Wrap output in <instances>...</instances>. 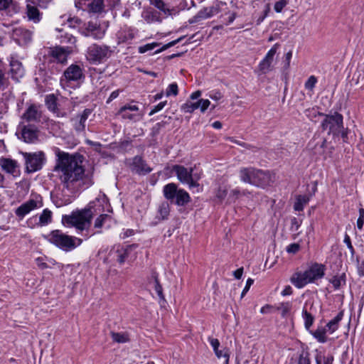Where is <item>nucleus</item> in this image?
I'll use <instances>...</instances> for the list:
<instances>
[{
    "label": "nucleus",
    "instance_id": "nucleus-62",
    "mask_svg": "<svg viewBox=\"0 0 364 364\" xmlns=\"http://www.w3.org/2000/svg\"><path fill=\"white\" fill-rule=\"evenodd\" d=\"M85 28L91 33H95V31L97 29V25L91 21L86 24Z\"/></svg>",
    "mask_w": 364,
    "mask_h": 364
},
{
    "label": "nucleus",
    "instance_id": "nucleus-29",
    "mask_svg": "<svg viewBox=\"0 0 364 364\" xmlns=\"http://www.w3.org/2000/svg\"><path fill=\"white\" fill-rule=\"evenodd\" d=\"M11 77L17 79L23 75V68L21 63L18 60H12L10 63Z\"/></svg>",
    "mask_w": 364,
    "mask_h": 364
},
{
    "label": "nucleus",
    "instance_id": "nucleus-45",
    "mask_svg": "<svg viewBox=\"0 0 364 364\" xmlns=\"http://www.w3.org/2000/svg\"><path fill=\"white\" fill-rule=\"evenodd\" d=\"M184 36H181L180 38H178V39L176 40H174L173 41H171L169 43H168L167 44H165L164 46H163L161 48L158 49L157 50L155 51V53H161L173 46H175L176 44H177L178 43L181 42L183 39Z\"/></svg>",
    "mask_w": 364,
    "mask_h": 364
},
{
    "label": "nucleus",
    "instance_id": "nucleus-26",
    "mask_svg": "<svg viewBox=\"0 0 364 364\" xmlns=\"http://www.w3.org/2000/svg\"><path fill=\"white\" fill-rule=\"evenodd\" d=\"M26 14L29 20L34 23H38L41 21V14L38 9L30 4L26 6Z\"/></svg>",
    "mask_w": 364,
    "mask_h": 364
},
{
    "label": "nucleus",
    "instance_id": "nucleus-28",
    "mask_svg": "<svg viewBox=\"0 0 364 364\" xmlns=\"http://www.w3.org/2000/svg\"><path fill=\"white\" fill-rule=\"evenodd\" d=\"M104 7V0H89L87 3V9L92 13H100Z\"/></svg>",
    "mask_w": 364,
    "mask_h": 364
},
{
    "label": "nucleus",
    "instance_id": "nucleus-57",
    "mask_svg": "<svg viewBox=\"0 0 364 364\" xmlns=\"http://www.w3.org/2000/svg\"><path fill=\"white\" fill-rule=\"evenodd\" d=\"M344 242L346 244L348 248L349 249L352 255L355 254V250L352 245L351 240L350 237L346 234L344 237Z\"/></svg>",
    "mask_w": 364,
    "mask_h": 364
},
{
    "label": "nucleus",
    "instance_id": "nucleus-51",
    "mask_svg": "<svg viewBox=\"0 0 364 364\" xmlns=\"http://www.w3.org/2000/svg\"><path fill=\"white\" fill-rule=\"evenodd\" d=\"M228 194V189L225 187H219L216 192V197L220 200H223Z\"/></svg>",
    "mask_w": 364,
    "mask_h": 364
},
{
    "label": "nucleus",
    "instance_id": "nucleus-2",
    "mask_svg": "<svg viewBox=\"0 0 364 364\" xmlns=\"http://www.w3.org/2000/svg\"><path fill=\"white\" fill-rule=\"evenodd\" d=\"M241 181L251 185L265 188L274 182V174L269 171H262L252 167L242 168L240 171Z\"/></svg>",
    "mask_w": 364,
    "mask_h": 364
},
{
    "label": "nucleus",
    "instance_id": "nucleus-1",
    "mask_svg": "<svg viewBox=\"0 0 364 364\" xmlns=\"http://www.w3.org/2000/svg\"><path fill=\"white\" fill-rule=\"evenodd\" d=\"M58 157L53 171L58 173L63 188L71 193L75 191V183L83 178L85 168L82 163L84 157L78 153L70 154L58 150Z\"/></svg>",
    "mask_w": 364,
    "mask_h": 364
},
{
    "label": "nucleus",
    "instance_id": "nucleus-59",
    "mask_svg": "<svg viewBox=\"0 0 364 364\" xmlns=\"http://www.w3.org/2000/svg\"><path fill=\"white\" fill-rule=\"evenodd\" d=\"M254 282V280L251 278H249L247 280V282H246V285L242 292V294H241V296L243 297L244 295L249 291L251 285L253 284Z\"/></svg>",
    "mask_w": 364,
    "mask_h": 364
},
{
    "label": "nucleus",
    "instance_id": "nucleus-16",
    "mask_svg": "<svg viewBox=\"0 0 364 364\" xmlns=\"http://www.w3.org/2000/svg\"><path fill=\"white\" fill-rule=\"evenodd\" d=\"M139 111V107L135 105L127 104L122 106L118 111L117 114L121 115L122 118L124 119H129V120H136V117H138L137 120L141 118V116L133 113L137 112Z\"/></svg>",
    "mask_w": 364,
    "mask_h": 364
},
{
    "label": "nucleus",
    "instance_id": "nucleus-3",
    "mask_svg": "<svg viewBox=\"0 0 364 364\" xmlns=\"http://www.w3.org/2000/svg\"><path fill=\"white\" fill-rule=\"evenodd\" d=\"M94 213L91 208H85L72 212L69 215L63 216V223L68 227H73L77 231H87L91 225Z\"/></svg>",
    "mask_w": 364,
    "mask_h": 364
},
{
    "label": "nucleus",
    "instance_id": "nucleus-43",
    "mask_svg": "<svg viewBox=\"0 0 364 364\" xmlns=\"http://www.w3.org/2000/svg\"><path fill=\"white\" fill-rule=\"evenodd\" d=\"M76 42V38L70 33H65V35H62L60 36V43H69L71 45H74Z\"/></svg>",
    "mask_w": 364,
    "mask_h": 364
},
{
    "label": "nucleus",
    "instance_id": "nucleus-9",
    "mask_svg": "<svg viewBox=\"0 0 364 364\" xmlns=\"http://www.w3.org/2000/svg\"><path fill=\"white\" fill-rule=\"evenodd\" d=\"M172 170L176 173L178 179L182 183L188 184L189 188H191L199 186V183H198L199 177H196V176L193 175V169L192 168L188 169L181 165H174Z\"/></svg>",
    "mask_w": 364,
    "mask_h": 364
},
{
    "label": "nucleus",
    "instance_id": "nucleus-24",
    "mask_svg": "<svg viewBox=\"0 0 364 364\" xmlns=\"http://www.w3.org/2000/svg\"><path fill=\"white\" fill-rule=\"evenodd\" d=\"M179 189L176 184L170 183L164 186L163 189L164 196L166 199L173 203Z\"/></svg>",
    "mask_w": 364,
    "mask_h": 364
},
{
    "label": "nucleus",
    "instance_id": "nucleus-54",
    "mask_svg": "<svg viewBox=\"0 0 364 364\" xmlns=\"http://www.w3.org/2000/svg\"><path fill=\"white\" fill-rule=\"evenodd\" d=\"M299 249L300 245L298 243H292L287 246V252L288 253L295 254L299 250Z\"/></svg>",
    "mask_w": 364,
    "mask_h": 364
},
{
    "label": "nucleus",
    "instance_id": "nucleus-47",
    "mask_svg": "<svg viewBox=\"0 0 364 364\" xmlns=\"http://www.w3.org/2000/svg\"><path fill=\"white\" fill-rule=\"evenodd\" d=\"M317 82V78L314 75H311L309 77L307 81L305 82V88L309 90H313Z\"/></svg>",
    "mask_w": 364,
    "mask_h": 364
},
{
    "label": "nucleus",
    "instance_id": "nucleus-36",
    "mask_svg": "<svg viewBox=\"0 0 364 364\" xmlns=\"http://www.w3.org/2000/svg\"><path fill=\"white\" fill-rule=\"evenodd\" d=\"M46 105L48 109L53 112H55L58 109L57 107V99L53 94L48 95L46 97Z\"/></svg>",
    "mask_w": 364,
    "mask_h": 364
},
{
    "label": "nucleus",
    "instance_id": "nucleus-8",
    "mask_svg": "<svg viewBox=\"0 0 364 364\" xmlns=\"http://www.w3.org/2000/svg\"><path fill=\"white\" fill-rule=\"evenodd\" d=\"M25 159L26 171L33 173L41 170L46 162V155L43 151L34 153L21 152Z\"/></svg>",
    "mask_w": 364,
    "mask_h": 364
},
{
    "label": "nucleus",
    "instance_id": "nucleus-21",
    "mask_svg": "<svg viewBox=\"0 0 364 364\" xmlns=\"http://www.w3.org/2000/svg\"><path fill=\"white\" fill-rule=\"evenodd\" d=\"M41 118V112L35 105H30L22 115V119L28 122H40Z\"/></svg>",
    "mask_w": 364,
    "mask_h": 364
},
{
    "label": "nucleus",
    "instance_id": "nucleus-30",
    "mask_svg": "<svg viewBox=\"0 0 364 364\" xmlns=\"http://www.w3.org/2000/svg\"><path fill=\"white\" fill-rule=\"evenodd\" d=\"M343 317V312L340 311L337 316L332 320H331L327 324L326 328H328V331L331 333H333L338 328V323L342 320Z\"/></svg>",
    "mask_w": 364,
    "mask_h": 364
},
{
    "label": "nucleus",
    "instance_id": "nucleus-52",
    "mask_svg": "<svg viewBox=\"0 0 364 364\" xmlns=\"http://www.w3.org/2000/svg\"><path fill=\"white\" fill-rule=\"evenodd\" d=\"M89 0H75V5L78 9L85 10L87 9Z\"/></svg>",
    "mask_w": 364,
    "mask_h": 364
},
{
    "label": "nucleus",
    "instance_id": "nucleus-61",
    "mask_svg": "<svg viewBox=\"0 0 364 364\" xmlns=\"http://www.w3.org/2000/svg\"><path fill=\"white\" fill-rule=\"evenodd\" d=\"M348 128H343L342 130L340 132V135L341 136L343 142H348Z\"/></svg>",
    "mask_w": 364,
    "mask_h": 364
},
{
    "label": "nucleus",
    "instance_id": "nucleus-63",
    "mask_svg": "<svg viewBox=\"0 0 364 364\" xmlns=\"http://www.w3.org/2000/svg\"><path fill=\"white\" fill-rule=\"evenodd\" d=\"M322 359L323 364H333L334 358L332 355H328L327 356L323 355Z\"/></svg>",
    "mask_w": 364,
    "mask_h": 364
},
{
    "label": "nucleus",
    "instance_id": "nucleus-19",
    "mask_svg": "<svg viewBox=\"0 0 364 364\" xmlns=\"http://www.w3.org/2000/svg\"><path fill=\"white\" fill-rule=\"evenodd\" d=\"M209 341L216 356L219 359L223 358L224 360V364H228L230 358L229 350L225 348L223 350H220V348H218L220 346V342L217 338H209Z\"/></svg>",
    "mask_w": 364,
    "mask_h": 364
},
{
    "label": "nucleus",
    "instance_id": "nucleus-58",
    "mask_svg": "<svg viewBox=\"0 0 364 364\" xmlns=\"http://www.w3.org/2000/svg\"><path fill=\"white\" fill-rule=\"evenodd\" d=\"M301 225V223L296 218H293L291 220V230L292 231H297Z\"/></svg>",
    "mask_w": 364,
    "mask_h": 364
},
{
    "label": "nucleus",
    "instance_id": "nucleus-22",
    "mask_svg": "<svg viewBox=\"0 0 364 364\" xmlns=\"http://www.w3.org/2000/svg\"><path fill=\"white\" fill-rule=\"evenodd\" d=\"M6 11L9 16L18 12V6L14 0H0V12Z\"/></svg>",
    "mask_w": 364,
    "mask_h": 364
},
{
    "label": "nucleus",
    "instance_id": "nucleus-11",
    "mask_svg": "<svg viewBox=\"0 0 364 364\" xmlns=\"http://www.w3.org/2000/svg\"><path fill=\"white\" fill-rule=\"evenodd\" d=\"M21 136L18 139H22L27 144H34L38 140L39 130L34 124H23L21 123L18 126Z\"/></svg>",
    "mask_w": 364,
    "mask_h": 364
},
{
    "label": "nucleus",
    "instance_id": "nucleus-46",
    "mask_svg": "<svg viewBox=\"0 0 364 364\" xmlns=\"http://www.w3.org/2000/svg\"><path fill=\"white\" fill-rule=\"evenodd\" d=\"M109 218V215L107 214H102L99 217H97L95 221V228H100L103 226L105 220Z\"/></svg>",
    "mask_w": 364,
    "mask_h": 364
},
{
    "label": "nucleus",
    "instance_id": "nucleus-31",
    "mask_svg": "<svg viewBox=\"0 0 364 364\" xmlns=\"http://www.w3.org/2000/svg\"><path fill=\"white\" fill-rule=\"evenodd\" d=\"M170 212V206L167 202H163L159 207L157 218L164 220L168 218Z\"/></svg>",
    "mask_w": 364,
    "mask_h": 364
},
{
    "label": "nucleus",
    "instance_id": "nucleus-42",
    "mask_svg": "<svg viewBox=\"0 0 364 364\" xmlns=\"http://www.w3.org/2000/svg\"><path fill=\"white\" fill-rule=\"evenodd\" d=\"M277 310L281 311V315L283 318L287 316L291 309V304L289 302H282L277 306Z\"/></svg>",
    "mask_w": 364,
    "mask_h": 364
},
{
    "label": "nucleus",
    "instance_id": "nucleus-53",
    "mask_svg": "<svg viewBox=\"0 0 364 364\" xmlns=\"http://www.w3.org/2000/svg\"><path fill=\"white\" fill-rule=\"evenodd\" d=\"M80 33L82 35H83L84 36H86V37L92 36L95 38H101L102 37V33H100V35L98 36L96 33H91L86 28L81 30Z\"/></svg>",
    "mask_w": 364,
    "mask_h": 364
},
{
    "label": "nucleus",
    "instance_id": "nucleus-56",
    "mask_svg": "<svg viewBox=\"0 0 364 364\" xmlns=\"http://www.w3.org/2000/svg\"><path fill=\"white\" fill-rule=\"evenodd\" d=\"M166 105V101L161 102L157 105L154 106V108L151 110L149 112V115H153L154 114L158 112L159 111L161 110L165 105Z\"/></svg>",
    "mask_w": 364,
    "mask_h": 364
},
{
    "label": "nucleus",
    "instance_id": "nucleus-38",
    "mask_svg": "<svg viewBox=\"0 0 364 364\" xmlns=\"http://www.w3.org/2000/svg\"><path fill=\"white\" fill-rule=\"evenodd\" d=\"M336 289H339L343 284H346V274L344 273L341 275H336L330 280Z\"/></svg>",
    "mask_w": 364,
    "mask_h": 364
},
{
    "label": "nucleus",
    "instance_id": "nucleus-64",
    "mask_svg": "<svg viewBox=\"0 0 364 364\" xmlns=\"http://www.w3.org/2000/svg\"><path fill=\"white\" fill-rule=\"evenodd\" d=\"M37 265L41 268V269H46L48 268V264L43 262V259L42 257H38L36 259Z\"/></svg>",
    "mask_w": 364,
    "mask_h": 364
},
{
    "label": "nucleus",
    "instance_id": "nucleus-25",
    "mask_svg": "<svg viewBox=\"0 0 364 364\" xmlns=\"http://www.w3.org/2000/svg\"><path fill=\"white\" fill-rule=\"evenodd\" d=\"M326 143V140L325 139H322L320 142H316V139H314L309 143L308 147L314 151V154H322L324 151Z\"/></svg>",
    "mask_w": 364,
    "mask_h": 364
},
{
    "label": "nucleus",
    "instance_id": "nucleus-40",
    "mask_svg": "<svg viewBox=\"0 0 364 364\" xmlns=\"http://www.w3.org/2000/svg\"><path fill=\"white\" fill-rule=\"evenodd\" d=\"M302 316L304 319V326L307 330H309L310 327L313 325L314 321V317L311 314L309 313L306 309L302 311Z\"/></svg>",
    "mask_w": 364,
    "mask_h": 364
},
{
    "label": "nucleus",
    "instance_id": "nucleus-39",
    "mask_svg": "<svg viewBox=\"0 0 364 364\" xmlns=\"http://www.w3.org/2000/svg\"><path fill=\"white\" fill-rule=\"evenodd\" d=\"M151 4L161 11L166 16L171 15V10L166 7L162 0H151Z\"/></svg>",
    "mask_w": 364,
    "mask_h": 364
},
{
    "label": "nucleus",
    "instance_id": "nucleus-6",
    "mask_svg": "<svg viewBox=\"0 0 364 364\" xmlns=\"http://www.w3.org/2000/svg\"><path fill=\"white\" fill-rule=\"evenodd\" d=\"M317 115L323 117L321 123L323 131H328V134H332L333 137H338L340 135L343 128V117L341 114L334 112L333 114H326L318 112L314 114V117Z\"/></svg>",
    "mask_w": 364,
    "mask_h": 364
},
{
    "label": "nucleus",
    "instance_id": "nucleus-10",
    "mask_svg": "<svg viewBox=\"0 0 364 364\" xmlns=\"http://www.w3.org/2000/svg\"><path fill=\"white\" fill-rule=\"evenodd\" d=\"M125 165L132 172L139 175H146L152 171V168L148 166L146 161L141 156L126 159Z\"/></svg>",
    "mask_w": 364,
    "mask_h": 364
},
{
    "label": "nucleus",
    "instance_id": "nucleus-13",
    "mask_svg": "<svg viewBox=\"0 0 364 364\" xmlns=\"http://www.w3.org/2000/svg\"><path fill=\"white\" fill-rule=\"evenodd\" d=\"M72 52L73 48L71 47L55 46L50 48L48 54L57 63L65 64L67 63L68 55Z\"/></svg>",
    "mask_w": 364,
    "mask_h": 364
},
{
    "label": "nucleus",
    "instance_id": "nucleus-20",
    "mask_svg": "<svg viewBox=\"0 0 364 364\" xmlns=\"http://www.w3.org/2000/svg\"><path fill=\"white\" fill-rule=\"evenodd\" d=\"M38 207V202L33 199H30L17 208L15 213L18 217L23 218L26 215Z\"/></svg>",
    "mask_w": 364,
    "mask_h": 364
},
{
    "label": "nucleus",
    "instance_id": "nucleus-48",
    "mask_svg": "<svg viewBox=\"0 0 364 364\" xmlns=\"http://www.w3.org/2000/svg\"><path fill=\"white\" fill-rule=\"evenodd\" d=\"M289 0H279L274 4V9L277 13H280L288 4Z\"/></svg>",
    "mask_w": 364,
    "mask_h": 364
},
{
    "label": "nucleus",
    "instance_id": "nucleus-50",
    "mask_svg": "<svg viewBox=\"0 0 364 364\" xmlns=\"http://www.w3.org/2000/svg\"><path fill=\"white\" fill-rule=\"evenodd\" d=\"M297 364H311L309 353H302L299 355Z\"/></svg>",
    "mask_w": 364,
    "mask_h": 364
},
{
    "label": "nucleus",
    "instance_id": "nucleus-34",
    "mask_svg": "<svg viewBox=\"0 0 364 364\" xmlns=\"http://www.w3.org/2000/svg\"><path fill=\"white\" fill-rule=\"evenodd\" d=\"M309 201V197L308 196H298L294 205V210L296 211H302Z\"/></svg>",
    "mask_w": 364,
    "mask_h": 364
},
{
    "label": "nucleus",
    "instance_id": "nucleus-41",
    "mask_svg": "<svg viewBox=\"0 0 364 364\" xmlns=\"http://www.w3.org/2000/svg\"><path fill=\"white\" fill-rule=\"evenodd\" d=\"M52 213L48 209L43 210V213L40 215L39 222L41 225H45L51 222Z\"/></svg>",
    "mask_w": 364,
    "mask_h": 364
},
{
    "label": "nucleus",
    "instance_id": "nucleus-37",
    "mask_svg": "<svg viewBox=\"0 0 364 364\" xmlns=\"http://www.w3.org/2000/svg\"><path fill=\"white\" fill-rule=\"evenodd\" d=\"M152 278L154 280V289L159 296L160 300L165 301L164 295L163 294V288L159 283V280L158 279V274L156 272L152 273Z\"/></svg>",
    "mask_w": 364,
    "mask_h": 364
},
{
    "label": "nucleus",
    "instance_id": "nucleus-15",
    "mask_svg": "<svg viewBox=\"0 0 364 364\" xmlns=\"http://www.w3.org/2000/svg\"><path fill=\"white\" fill-rule=\"evenodd\" d=\"M210 102L208 100L200 99L196 102L188 100L186 103L181 105V110L186 113H192L196 109L200 108L201 112L205 111L210 106Z\"/></svg>",
    "mask_w": 364,
    "mask_h": 364
},
{
    "label": "nucleus",
    "instance_id": "nucleus-4",
    "mask_svg": "<svg viewBox=\"0 0 364 364\" xmlns=\"http://www.w3.org/2000/svg\"><path fill=\"white\" fill-rule=\"evenodd\" d=\"M325 266L322 264L314 263L304 272H296L291 277V282L297 287L302 288L309 283L323 277Z\"/></svg>",
    "mask_w": 364,
    "mask_h": 364
},
{
    "label": "nucleus",
    "instance_id": "nucleus-14",
    "mask_svg": "<svg viewBox=\"0 0 364 364\" xmlns=\"http://www.w3.org/2000/svg\"><path fill=\"white\" fill-rule=\"evenodd\" d=\"M220 12L219 5L204 7L200 10L193 18L189 19V23H196L202 20L212 17Z\"/></svg>",
    "mask_w": 364,
    "mask_h": 364
},
{
    "label": "nucleus",
    "instance_id": "nucleus-32",
    "mask_svg": "<svg viewBox=\"0 0 364 364\" xmlns=\"http://www.w3.org/2000/svg\"><path fill=\"white\" fill-rule=\"evenodd\" d=\"M132 251L131 247L128 246L126 248H121L117 250V261L120 264H124L126 259L128 258Z\"/></svg>",
    "mask_w": 364,
    "mask_h": 364
},
{
    "label": "nucleus",
    "instance_id": "nucleus-44",
    "mask_svg": "<svg viewBox=\"0 0 364 364\" xmlns=\"http://www.w3.org/2000/svg\"><path fill=\"white\" fill-rule=\"evenodd\" d=\"M178 85L176 82L170 84L166 90V95L167 97L171 96V95L176 96L178 95Z\"/></svg>",
    "mask_w": 364,
    "mask_h": 364
},
{
    "label": "nucleus",
    "instance_id": "nucleus-12",
    "mask_svg": "<svg viewBox=\"0 0 364 364\" xmlns=\"http://www.w3.org/2000/svg\"><path fill=\"white\" fill-rule=\"evenodd\" d=\"M32 31L22 27H18L13 30L11 37L18 45L23 46L32 41Z\"/></svg>",
    "mask_w": 364,
    "mask_h": 364
},
{
    "label": "nucleus",
    "instance_id": "nucleus-49",
    "mask_svg": "<svg viewBox=\"0 0 364 364\" xmlns=\"http://www.w3.org/2000/svg\"><path fill=\"white\" fill-rule=\"evenodd\" d=\"M159 44L157 43H147L143 46H140L139 48V52L140 53H144L149 50H151L154 49L156 47L159 46Z\"/></svg>",
    "mask_w": 364,
    "mask_h": 364
},
{
    "label": "nucleus",
    "instance_id": "nucleus-35",
    "mask_svg": "<svg viewBox=\"0 0 364 364\" xmlns=\"http://www.w3.org/2000/svg\"><path fill=\"white\" fill-rule=\"evenodd\" d=\"M311 333L319 343H324L327 341L325 328H318L316 331H311Z\"/></svg>",
    "mask_w": 364,
    "mask_h": 364
},
{
    "label": "nucleus",
    "instance_id": "nucleus-55",
    "mask_svg": "<svg viewBox=\"0 0 364 364\" xmlns=\"http://www.w3.org/2000/svg\"><path fill=\"white\" fill-rule=\"evenodd\" d=\"M240 191L238 189L231 191L230 196L228 198L229 203L234 202L240 196Z\"/></svg>",
    "mask_w": 364,
    "mask_h": 364
},
{
    "label": "nucleus",
    "instance_id": "nucleus-23",
    "mask_svg": "<svg viewBox=\"0 0 364 364\" xmlns=\"http://www.w3.org/2000/svg\"><path fill=\"white\" fill-rule=\"evenodd\" d=\"M0 166L4 171L10 174H14L18 167L17 162L15 160L7 158L0 159Z\"/></svg>",
    "mask_w": 364,
    "mask_h": 364
},
{
    "label": "nucleus",
    "instance_id": "nucleus-27",
    "mask_svg": "<svg viewBox=\"0 0 364 364\" xmlns=\"http://www.w3.org/2000/svg\"><path fill=\"white\" fill-rule=\"evenodd\" d=\"M190 201L189 194L183 189H179L175 197L174 203L178 206H184Z\"/></svg>",
    "mask_w": 364,
    "mask_h": 364
},
{
    "label": "nucleus",
    "instance_id": "nucleus-5",
    "mask_svg": "<svg viewBox=\"0 0 364 364\" xmlns=\"http://www.w3.org/2000/svg\"><path fill=\"white\" fill-rule=\"evenodd\" d=\"M47 238L50 243L66 252L75 249L82 242V239L64 234L59 230H53Z\"/></svg>",
    "mask_w": 364,
    "mask_h": 364
},
{
    "label": "nucleus",
    "instance_id": "nucleus-7",
    "mask_svg": "<svg viewBox=\"0 0 364 364\" xmlns=\"http://www.w3.org/2000/svg\"><path fill=\"white\" fill-rule=\"evenodd\" d=\"M112 50L106 45L92 44L87 48L86 58L92 63H100L111 56Z\"/></svg>",
    "mask_w": 364,
    "mask_h": 364
},
{
    "label": "nucleus",
    "instance_id": "nucleus-60",
    "mask_svg": "<svg viewBox=\"0 0 364 364\" xmlns=\"http://www.w3.org/2000/svg\"><path fill=\"white\" fill-rule=\"evenodd\" d=\"M291 57H292V51L291 50L289 51L285 55V65H284L285 69H288L289 68L290 60H291Z\"/></svg>",
    "mask_w": 364,
    "mask_h": 364
},
{
    "label": "nucleus",
    "instance_id": "nucleus-33",
    "mask_svg": "<svg viewBox=\"0 0 364 364\" xmlns=\"http://www.w3.org/2000/svg\"><path fill=\"white\" fill-rule=\"evenodd\" d=\"M110 336L114 342L124 343L129 341V335L127 333L110 332Z\"/></svg>",
    "mask_w": 364,
    "mask_h": 364
},
{
    "label": "nucleus",
    "instance_id": "nucleus-18",
    "mask_svg": "<svg viewBox=\"0 0 364 364\" xmlns=\"http://www.w3.org/2000/svg\"><path fill=\"white\" fill-rule=\"evenodd\" d=\"M63 76L66 81H77L84 77L80 65L72 64L64 71Z\"/></svg>",
    "mask_w": 364,
    "mask_h": 364
},
{
    "label": "nucleus",
    "instance_id": "nucleus-17",
    "mask_svg": "<svg viewBox=\"0 0 364 364\" xmlns=\"http://www.w3.org/2000/svg\"><path fill=\"white\" fill-rule=\"evenodd\" d=\"M279 45L276 43L272 48L268 51L264 58L260 62L259 65V70L265 74L271 70V65L273 62L274 56L277 53V50Z\"/></svg>",
    "mask_w": 364,
    "mask_h": 364
}]
</instances>
